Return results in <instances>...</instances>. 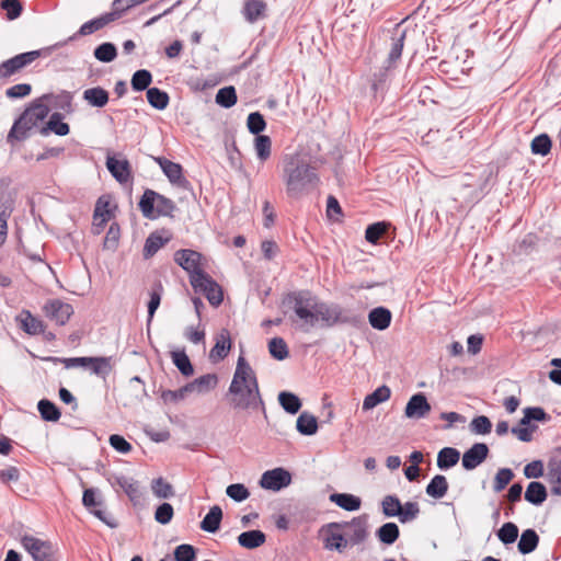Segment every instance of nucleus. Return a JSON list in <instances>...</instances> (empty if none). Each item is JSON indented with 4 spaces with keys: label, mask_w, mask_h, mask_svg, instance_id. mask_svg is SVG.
Segmentation results:
<instances>
[{
    "label": "nucleus",
    "mask_w": 561,
    "mask_h": 561,
    "mask_svg": "<svg viewBox=\"0 0 561 561\" xmlns=\"http://www.w3.org/2000/svg\"><path fill=\"white\" fill-rule=\"evenodd\" d=\"M230 405L240 410H264L256 376L243 356L237 362L232 381L228 388Z\"/></svg>",
    "instance_id": "nucleus-1"
},
{
    "label": "nucleus",
    "mask_w": 561,
    "mask_h": 561,
    "mask_svg": "<svg viewBox=\"0 0 561 561\" xmlns=\"http://www.w3.org/2000/svg\"><path fill=\"white\" fill-rule=\"evenodd\" d=\"M286 194L300 198L318 187L320 178L307 159L300 154H286L282 160V175Z\"/></svg>",
    "instance_id": "nucleus-2"
},
{
    "label": "nucleus",
    "mask_w": 561,
    "mask_h": 561,
    "mask_svg": "<svg viewBox=\"0 0 561 561\" xmlns=\"http://www.w3.org/2000/svg\"><path fill=\"white\" fill-rule=\"evenodd\" d=\"M316 308L317 296L309 290L290 291L282 300L284 317L302 332H309L317 327Z\"/></svg>",
    "instance_id": "nucleus-3"
},
{
    "label": "nucleus",
    "mask_w": 561,
    "mask_h": 561,
    "mask_svg": "<svg viewBox=\"0 0 561 561\" xmlns=\"http://www.w3.org/2000/svg\"><path fill=\"white\" fill-rule=\"evenodd\" d=\"M49 113L47 104L42 102H34L27 107L21 116L14 122L9 135L8 140H24L28 137V131L36 127L37 124L44 121Z\"/></svg>",
    "instance_id": "nucleus-4"
},
{
    "label": "nucleus",
    "mask_w": 561,
    "mask_h": 561,
    "mask_svg": "<svg viewBox=\"0 0 561 561\" xmlns=\"http://www.w3.org/2000/svg\"><path fill=\"white\" fill-rule=\"evenodd\" d=\"M317 325L320 323L322 328H332L336 324L357 325L360 322L359 317L344 310L339 305H329L319 301L317 298L316 313Z\"/></svg>",
    "instance_id": "nucleus-5"
},
{
    "label": "nucleus",
    "mask_w": 561,
    "mask_h": 561,
    "mask_svg": "<svg viewBox=\"0 0 561 561\" xmlns=\"http://www.w3.org/2000/svg\"><path fill=\"white\" fill-rule=\"evenodd\" d=\"M138 205L144 217L148 219H154L159 216L172 217L176 209L172 199L149 188L144 192Z\"/></svg>",
    "instance_id": "nucleus-6"
},
{
    "label": "nucleus",
    "mask_w": 561,
    "mask_h": 561,
    "mask_svg": "<svg viewBox=\"0 0 561 561\" xmlns=\"http://www.w3.org/2000/svg\"><path fill=\"white\" fill-rule=\"evenodd\" d=\"M492 172L483 171L478 178L472 174L462 176L460 194L467 202H477L488 192Z\"/></svg>",
    "instance_id": "nucleus-7"
},
{
    "label": "nucleus",
    "mask_w": 561,
    "mask_h": 561,
    "mask_svg": "<svg viewBox=\"0 0 561 561\" xmlns=\"http://www.w3.org/2000/svg\"><path fill=\"white\" fill-rule=\"evenodd\" d=\"M367 518L365 516L354 517L347 523H330L329 529L343 530L347 540V546H356L362 543L367 538Z\"/></svg>",
    "instance_id": "nucleus-8"
},
{
    "label": "nucleus",
    "mask_w": 561,
    "mask_h": 561,
    "mask_svg": "<svg viewBox=\"0 0 561 561\" xmlns=\"http://www.w3.org/2000/svg\"><path fill=\"white\" fill-rule=\"evenodd\" d=\"M41 56L39 50H31L15 55L0 64V83L9 81L11 77L30 66Z\"/></svg>",
    "instance_id": "nucleus-9"
},
{
    "label": "nucleus",
    "mask_w": 561,
    "mask_h": 561,
    "mask_svg": "<svg viewBox=\"0 0 561 561\" xmlns=\"http://www.w3.org/2000/svg\"><path fill=\"white\" fill-rule=\"evenodd\" d=\"M202 257L199 252L191 249H181L174 253V261L187 272L191 285L197 283L199 275L207 274L201 267Z\"/></svg>",
    "instance_id": "nucleus-10"
},
{
    "label": "nucleus",
    "mask_w": 561,
    "mask_h": 561,
    "mask_svg": "<svg viewBox=\"0 0 561 561\" xmlns=\"http://www.w3.org/2000/svg\"><path fill=\"white\" fill-rule=\"evenodd\" d=\"M21 543L35 561H56L48 541L25 535L21 538Z\"/></svg>",
    "instance_id": "nucleus-11"
},
{
    "label": "nucleus",
    "mask_w": 561,
    "mask_h": 561,
    "mask_svg": "<svg viewBox=\"0 0 561 561\" xmlns=\"http://www.w3.org/2000/svg\"><path fill=\"white\" fill-rule=\"evenodd\" d=\"M196 293H202L214 307H218L224 300L221 287L208 275H199L197 283L192 285Z\"/></svg>",
    "instance_id": "nucleus-12"
},
{
    "label": "nucleus",
    "mask_w": 561,
    "mask_h": 561,
    "mask_svg": "<svg viewBox=\"0 0 561 561\" xmlns=\"http://www.w3.org/2000/svg\"><path fill=\"white\" fill-rule=\"evenodd\" d=\"M291 482V474L284 468L265 471L260 479V485L265 490L280 491Z\"/></svg>",
    "instance_id": "nucleus-13"
},
{
    "label": "nucleus",
    "mask_w": 561,
    "mask_h": 561,
    "mask_svg": "<svg viewBox=\"0 0 561 561\" xmlns=\"http://www.w3.org/2000/svg\"><path fill=\"white\" fill-rule=\"evenodd\" d=\"M154 161L159 164L164 175L173 185L183 190L191 188L190 181L183 175V168L181 164L170 161L164 157H157L154 158Z\"/></svg>",
    "instance_id": "nucleus-14"
},
{
    "label": "nucleus",
    "mask_w": 561,
    "mask_h": 561,
    "mask_svg": "<svg viewBox=\"0 0 561 561\" xmlns=\"http://www.w3.org/2000/svg\"><path fill=\"white\" fill-rule=\"evenodd\" d=\"M44 312L47 318L58 325H65L73 314V308L70 304L59 299L48 300L44 306Z\"/></svg>",
    "instance_id": "nucleus-15"
},
{
    "label": "nucleus",
    "mask_w": 561,
    "mask_h": 561,
    "mask_svg": "<svg viewBox=\"0 0 561 561\" xmlns=\"http://www.w3.org/2000/svg\"><path fill=\"white\" fill-rule=\"evenodd\" d=\"M489 447L484 443H476L466 450L461 458V465L466 470H473L489 456Z\"/></svg>",
    "instance_id": "nucleus-16"
},
{
    "label": "nucleus",
    "mask_w": 561,
    "mask_h": 561,
    "mask_svg": "<svg viewBox=\"0 0 561 561\" xmlns=\"http://www.w3.org/2000/svg\"><path fill=\"white\" fill-rule=\"evenodd\" d=\"M107 481L113 488L122 489L130 501L135 503L139 501L141 496L139 483L134 478L124 474H111L107 477Z\"/></svg>",
    "instance_id": "nucleus-17"
},
{
    "label": "nucleus",
    "mask_w": 561,
    "mask_h": 561,
    "mask_svg": "<svg viewBox=\"0 0 561 561\" xmlns=\"http://www.w3.org/2000/svg\"><path fill=\"white\" fill-rule=\"evenodd\" d=\"M431 410V404L428 403L425 394L419 392L409 399L404 409V414L409 419L420 420L424 419Z\"/></svg>",
    "instance_id": "nucleus-18"
},
{
    "label": "nucleus",
    "mask_w": 561,
    "mask_h": 561,
    "mask_svg": "<svg viewBox=\"0 0 561 561\" xmlns=\"http://www.w3.org/2000/svg\"><path fill=\"white\" fill-rule=\"evenodd\" d=\"M232 346L230 332L228 329H221L215 336V345L209 352V359L218 363L227 357Z\"/></svg>",
    "instance_id": "nucleus-19"
},
{
    "label": "nucleus",
    "mask_w": 561,
    "mask_h": 561,
    "mask_svg": "<svg viewBox=\"0 0 561 561\" xmlns=\"http://www.w3.org/2000/svg\"><path fill=\"white\" fill-rule=\"evenodd\" d=\"M116 13H112V11L104 13L95 19H92L85 23H83L79 31L69 37V41L77 38V36H87L93 34L94 32L103 28L107 24L116 21Z\"/></svg>",
    "instance_id": "nucleus-20"
},
{
    "label": "nucleus",
    "mask_w": 561,
    "mask_h": 561,
    "mask_svg": "<svg viewBox=\"0 0 561 561\" xmlns=\"http://www.w3.org/2000/svg\"><path fill=\"white\" fill-rule=\"evenodd\" d=\"M15 321L21 330L30 335H37L44 332L45 324L42 320L34 317L28 310H22Z\"/></svg>",
    "instance_id": "nucleus-21"
},
{
    "label": "nucleus",
    "mask_w": 561,
    "mask_h": 561,
    "mask_svg": "<svg viewBox=\"0 0 561 561\" xmlns=\"http://www.w3.org/2000/svg\"><path fill=\"white\" fill-rule=\"evenodd\" d=\"M407 31L400 27L398 24L391 35V47L388 55V68L392 67L401 57L404 47Z\"/></svg>",
    "instance_id": "nucleus-22"
},
{
    "label": "nucleus",
    "mask_w": 561,
    "mask_h": 561,
    "mask_svg": "<svg viewBox=\"0 0 561 561\" xmlns=\"http://www.w3.org/2000/svg\"><path fill=\"white\" fill-rule=\"evenodd\" d=\"M106 167L113 178L119 183H126L129 180L130 169L127 160H118L114 157H107Z\"/></svg>",
    "instance_id": "nucleus-23"
},
{
    "label": "nucleus",
    "mask_w": 561,
    "mask_h": 561,
    "mask_svg": "<svg viewBox=\"0 0 561 561\" xmlns=\"http://www.w3.org/2000/svg\"><path fill=\"white\" fill-rule=\"evenodd\" d=\"M391 311L386 307H376L368 313L369 324L379 331L388 329L391 323Z\"/></svg>",
    "instance_id": "nucleus-24"
},
{
    "label": "nucleus",
    "mask_w": 561,
    "mask_h": 561,
    "mask_svg": "<svg viewBox=\"0 0 561 561\" xmlns=\"http://www.w3.org/2000/svg\"><path fill=\"white\" fill-rule=\"evenodd\" d=\"M266 9L267 5L263 0H247L242 13L249 23H255L265 18Z\"/></svg>",
    "instance_id": "nucleus-25"
},
{
    "label": "nucleus",
    "mask_w": 561,
    "mask_h": 561,
    "mask_svg": "<svg viewBox=\"0 0 561 561\" xmlns=\"http://www.w3.org/2000/svg\"><path fill=\"white\" fill-rule=\"evenodd\" d=\"M266 541V536L262 530L252 529L243 531L238 536V543L245 549H255Z\"/></svg>",
    "instance_id": "nucleus-26"
},
{
    "label": "nucleus",
    "mask_w": 561,
    "mask_h": 561,
    "mask_svg": "<svg viewBox=\"0 0 561 561\" xmlns=\"http://www.w3.org/2000/svg\"><path fill=\"white\" fill-rule=\"evenodd\" d=\"M61 119L62 117L59 113L51 114L47 124L39 129V134L43 136H47L50 131H53L58 136L68 135L70 131V127L67 123H64Z\"/></svg>",
    "instance_id": "nucleus-27"
},
{
    "label": "nucleus",
    "mask_w": 561,
    "mask_h": 561,
    "mask_svg": "<svg viewBox=\"0 0 561 561\" xmlns=\"http://www.w3.org/2000/svg\"><path fill=\"white\" fill-rule=\"evenodd\" d=\"M217 382L218 378L216 374H206L186 383L185 390H191V392L196 391L198 393H205L214 389L217 386Z\"/></svg>",
    "instance_id": "nucleus-28"
},
{
    "label": "nucleus",
    "mask_w": 561,
    "mask_h": 561,
    "mask_svg": "<svg viewBox=\"0 0 561 561\" xmlns=\"http://www.w3.org/2000/svg\"><path fill=\"white\" fill-rule=\"evenodd\" d=\"M391 396V390L388 386L382 385L378 387L375 391L367 394L363 401V410L368 411L377 407L378 404L386 402L389 400Z\"/></svg>",
    "instance_id": "nucleus-29"
},
{
    "label": "nucleus",
    "mask_w": 561,
    "mask_h": 561,
    "mask_svg": "<svg viewBox=\"0 0 561 561\" xmlns=\"http://www.w3.org/2000/svg\"><path fill=\"white\" fill-rule=\"evenodd\" d=\"M547 489L541 482L533 481L527 485L525 500L528 503L539 506L547 500Z\"/></svg>",
    "instance_id": "nucleus-30"
},
{
    "label": "nucleus",
    "mask_w": 561,
    "mask_h": 561,
    "mask_svg": "<svg viewBox=\"0 0 561 561\" xmlns=\"http://www.w3.org/2000/svg\"><path fill=\"white\" fill-rule=\"evenodd\" d=\"M330 501L348 512L359 510L362 504V501L358 496L350 493H332L330 495Z\"/></svg>",
    "instance_id": "nucleus-31"
},
{
    "label": "nucleus",
    "mask_w": 561,
    "mask_h": 561,
    "mask_svg": "<svg viewBox=\"0 0 561 561\" xmlns=\"http://www.w3.org/2000/svg\"><path fill=\"white\" fill-rule=\"evenodd\" d=\"M222 519V511L218 505L210 507L209 512L201 522V528L204 531L214 534L218 531Z\"/></svg>",
    "instance_id": "nucleus-32"
},
{
    "label": "nucleus",
    "mask_w": 561,
    "mask_h": 561,
    "mask_svg": "<svg viewBox=\"0 0 561 561\" xmlns=\"http://www.w3.org/2000/svg\"><path fill=\"white\" fill-rule=\"evenodd\" d=\"M538 543V534L534 529L528 528L522 533L517 548L522 554H528L537 549Z\"/></svg>",
    "instance_id": "nucleus-33"
},
{
    "label": "nucleus",
    "mask_w": 561,
    "mask_h": 561,
    "mask_svg": "<svg viewBox=\"0 0 561 561\" xmlns=\"http://www.w3.org/2000/svg\"><path fill=\"white\" fill-rule=\"evenodd\" d=\"M328 529V535L325 536L323 543L324 548L328 550H336L342 552L347 547V540L344 536L343 530L336 529Z\"/></svg>",
    "instance_id": "nucleus-34"
},
{
    "label": "nucleus",
    "mask_w": 561,
    "mask_h": 561,
    "mask_svg": "<svg viewBox=\"0 0 561 561\" xmlns=\"http://www.w3.org/2000/svg\"><path fill=\"white\" fill-rule=\"evenodd\" d=\"M447 491L448 482L446 477L442 474L434 476L425 489L426 494L436 500L444 497Z\"/></svg>",
    "instance_id": "nucleus-35"
},
{
    "label": "nucleus",
    "mask_w": 561,
    "mask_h": 561,
    "mask_svg": "<svg viewBox=\"0 0 561 561\" xmlns=\"http://www.w3.org/2000/svg\"><path fill=\"white\" fill-rule=\"evenodd\" d=\"M460 459V453L454 447H444L437 455V467L440 470H447L457 465Z\"/></svg>",
    "instance_id": "nucleus-36"
},
{
    "label": "nucleus",
    "mask_w": 561,
    "mask_h": 561,
    "mask_svg": "<svg viewBox=\"0 0 561 561\" xmlns=\"http://www.w3.org/2000/svg\"><path fill=\"white\" fill-rule=\"evenodd\" d=\"M296 428L301 435H314L318 431V420L309 412H302L297 419Z\"/></svg>",
    "instance_id": "nucleus-37"
},
{
    "label": "nucleus",
    "mask_w": 561,
    "mask_h": 561,
    "mask_svg": "<svg viewBox=\"0 0 561 561\" xmlns=\"http://www.w3.org/2000/svg\"><path fill=\"white\" fill-rule=\"evenodd\" d=\"M400 536V529L396 523L389 522L380 526L376 531L378 540L385 545H392Z\"/></svg>",
    "instance_id": "nucleus-38"
},
{
    "label": "nucleus",
    "mask_w": 561,
    "mask_h": 561,
    "mask_svg": "<svg viewBox=\"0 0 561 561\" xmlns=\"http://www.w3.org/2000/svg\"><path fill=\"white\" fill-rule=\"evenodd\" d=\"M83 99L92 106L103 107L108 102V92L101 87L90 88L84 90Z\"/></svg>",
    "instance_id": "nucleus-39"
},
{
    "label": "nucleus",
    "mask_w": 561,
    "mask_h": 561,
    "mask_svg": "<svg viewBox=\"0 0 561 561\" xmlns=\"http://www.w3.org/2000/svg\"><path fill=\"white\" fill-rule=\"evenodd\" d=\"M169 240L170 237L164 238L158 232L150 233L144 245V257L149 259L153 256Z\"/></svg>",
    "instance_id": "nucleus-40"
},
{
    "label": "nucleus",
    "mask_w": 561,
    "mask_h": 561,
    "mask_svg": "<svg viewBox=\"0 0 561 561\" xmlns=\"http://www.w3.org/2000/svg\"><path fill=\"white\" fill-rule=\"evenodd\" d=\"M548 479L551 483V492L561 495V459H552L548 463Z\"/></svg>",
    "instance_id": "nucleus-41"
},
{
    "label": "nucleus",
    "mask_w": 561,
    "mask_h": 561,
    "mask_svg": "<svg viewBox=\"0 0 561 561\" xmlns=\"http://www.w3.org/2000/svg\"><path fill=\"white\" fill-rule=\"evenodd\" d=\"M171 358L175 367L183 376L190 377L194 374L193 365L187 354L185 353V350L172 351Z\"/></svg>",
    "instance_id": "nucleus-42"
},
{
    "label": "nucleus",
    "mask_w": 561,
    "mask_h": 561,
    "mask_svg": "<svg viewBox=\"0 0 561 561\" xmlns=\"http://www.w3.org/2000/svg\"><path fill=\"white\" fill-rule=\"evenodd\" d=\"M41 100L46 101L51 106L62 110V111L71 110L72 96H71L70 92H67V91H62L59 94H54V93L44 94Z\"/></svg>",
    "instance_id": "nucleus-43"
},
{
    "label": "nucleus",
    "mask_w": 561,
    "mask_h": 561,
    "mask_svg": "<svg viewBox=\"0 0 561 561\" xmlns=\"http://www.w3.org/2000/svg\"><path fill=\"white\" fill-rule=\"evenodd\" d=\"M38 412L44 421L57 422L60 419L58 407L50 400L42 399L37 403Z\"/></svg>",
    "instance_id": "nucleus-44"
},
{
    "label": "nucleus",
    "mask_w": 561,
    "mask_h": 561,
    "mask_svg": "<svg viewBox=\"0 0 561 561\" xmlns=\"http://www.w3.org/2000/svg\"><path fill=\"white\" fill-rule=\"evenodd\" d=\"M280 407L289 414H296L301 408V401L298 396L289 391H282L278 394Z\"/></svg>",
    "instance_id": "nucleus-45"
},
{
    "label": "nucleus",
    "mask_w": 561,
    "mask_h": 561,
    "mask_svg": "<svg viewBox=\"0 0 561 561\" xmlns=\"http://www.w3.org/2000/svg\"><path fill=\"white\" fill-rule=\"evenodd\" d=\"M147 100L153 108L159 111L164 110L170 101L168 93L156 87L147 90Z\"/></svg>",
    "instance_id": "nucleus-46"
},
{
    "label": "nucleus",
    "mask_w": 561,
    "mask_h": 561,
    "mask_svg": "<svg viewBox=\"0 0 561 561\" xmlns=\"http://www.w3.org/2000/svg\"><path fill=\"white\" fill-rule=\"evenodd\" d=\"M94 57L101 62H111L117 57V48L113 43L105 42L95 47Z\"/></svg>",
    "instance_id": "nucleus-47"
},
{
    "label": "nucleus",
    "mask_w": 561,
    "mask_h": 561,
    "mask_svg": "<svg viewBox=\"0 0 561 561\" xmlns=\"http://www.w3.org/2000/svg\"><path fill=\"white\" fill-rule=\"evenodd\" d=\"M151 491L158 499H171L174 496L172 484L161 477L151 481Z\"/></svg>",
    "instance_id": "nucleus-48"
},
{
    "label": "nucleus",
    "mask_w": 561,
    "mask_h": 561,
    "mask_svg": "<svg viewBox=\"0 0 561 561\" xmlns=\"http://www.w3.org/2000/svg\"><path fill=\"white\" fill-rule=\"evenodd\" d=\"M151 82L152 75L147 69L137 70L136 72H134L130 80L131 88L135 91L148 90L150 88L149 85L151 84Z\"/></svg>",
    "instance_id": "nucleus-49"
},
{
    "label": "nucleus",
    "mask_w": 561,
    "mask_h": 561,
    "mask_svg": "<svg viewBox=\"0 0 561 561\" xmlns=\"http://www.w3.org/2000/svg\"><path fill=\"white\" fill-rule=\"evenodd\" d=\"M111 357H91L90 365L92 373L99 377L106 378L112 371Z\"/></svg>",
    "instance_id": "nucleus-50"
},
{
    "label": "nucleus",
    "mask_w": 561,
    "mask_h": 561,
    "mask_svg": "<svg viewBox=\"0 0 561 561\" xmlns=\"http://www.w3.org/2000/svg\"><path fill=\"white\" fill-rule=\"evenodd\" d=\"M216 103L225 108H230L237 103V92L234 87L229 85L218 90L216 94Z\"/></svg>",
    "instance_id": "nucleus-51"
},
{
    "label": "nucleus",
    "mask_w": 561,
    "mask_h": 561,
    "mask_svg": "<svg viewBox=\"0 0 561 561\" xmlns=\"http://www.w3.org/2000/svg\"><path fill=\"white\" fill-rule=\"evenodd\" d=\"M163 294V286L160 280H157L150 291V299L148 302V322H150L160 306L161 297Z\"/></svg>",
    "instance_id": "nucleus-52"
},
{
    "label": "nucleus",
    "mask_w": 561,
    "mask_h": 561,
    "mask_svg": "<svg viewBox=\"0 0 561 561\" xmlns=\"http://www.w3.org/2000/svg\"><path fill=\"white\" fill-rule=\"evenodd\" d=\"M551 147L552 141L547 134L536 136L530 144L531 152L540 156H547L551 151Z\"/></svg>",
    "instance_id": "nucleus-53"
},
{
    "label": "nucleus",
    "mask_w": 561,
    "mask_h": 561,
    "mask_svg": "<svg viewBox=\"0 0 561 561\" xmlns=\"http://www.w3.org/2000/svg\"><path fill=\"white\" fill-rule=\"evenodd\" d=\"M420 505L417 502H405L402 504L398 519L402 524L415 520L420 515Z\"/></svg>",
    "instance_id": "nucleus-54"
},
{
    "label": "nucleus",
    "mask_w": 561,
    "mask_h": 561,
    "mask_svg": "<svg viewBox=\"0 0 561 561\" xmlns=\"http://www.w3.org/2000/svg\"><path fill=\"white\" fill-rule=\"evenodd\" d=\"M550 416L542 408L529 407L524 410V416L519 421L520 425H528L531 421L547 422Z\"/></svg>",
    "instance_id": "nucleus-55"
},
{
    "label": "nucleus",
    "mask_w": 561,
    "mask_h": 561,
    "mask_svg": "<svg viewBox=\"0 0 561 561\" xmlns=\"http://www.w3.org/2000/svg\"><path fill=\"white\" fill-rule=\"evenodd\" d=\"M254 148L257 158L261 161H266L271 156L272 140L266 135H259L254 140Z\"/></svg>",
    "instance_id": "nucleus-56"
},
{
    "label": "nucleus",
    "mask_w": 561,
    "mask_h": 561,
    "mask_svg": "<svg viewBox=\"0 0 561 561\" xmlns=\"http://www.w3.org/2000/svg\"><path fill=\"white\" fill-rule=\"evenodd\" d=\"M388 224L378 221L369 225L365 231V239L373 244H376L380 238L387 232Z\"/></svg>",
    "instance_id": "nucleus-57"
},
{
    "label": "nucleus",
    "mask_w": 561,
    "mask_h": 561,
    "mask_svg": "<svg viewBox=\"0 0 561 561\" xmlns=\"http://www.w3.org/2000/svg\"><path fill=\"white\" fill-rule=\"evenodd\" d=\"M382 513L387 517H398L402 504L397 495H386L381 502Z\"/></svg>",
    "instance_id": "nucleus-58"
},
{
    "label": "nucleus",
    "mask_w": 561,
    "mask_h": 561,
    "mask_svg": "<svg viewBox=\"0 0 561 561\" xmlns=\"http://www.w3.org/2000/svg\"><path fill=\"white\" fill-rule=\"evenodd\" d=\"M497 537L504 545H511L518 537V527L514 523L507 522L499 529Z\"/></svg>",
    "instance_id": "nucleus-59"
},
{
    "label": "nucleus",
    "mask_w": 561,
    "mask_h": 561,
    "mask_svg": "<svg viewBox=\"0 0 561 561\" xmlns=\"http://www.w3.org/2000/svg\"><path fill=\"white\" fill-rule=\"evenodd\" d=\"M268 351L277 360H283L288 357V347L282 337H273L268 343Z\"/></svg>",
    "instance_id": "nucleus-60"
},
{
    "label": "nucleus",
    "mask_w": 561,
    "mask_h": 561,
    "mask_svg": "<svg viewBox=\"0 0 561 561\" xmlns=\"http://www.w3.org/2000/svg\"><path fill=\"white\" fill-rule=\"evenodd\" d=\"M469 428L473 434L486 435L492 430V423L488 416L479 415L472 419V421L469 424Z\"/></svg>",
    "instance_id": "nucleus-61"
},
{
    "label": "nucleus",
    "mask_w": 561,
    "mask_h": 561,
    "mask_svg": "<svg viewBox=\"0 0 561 561\" xmlns=\"http://www.w3.org/2000/svg\"><path fill=\"white\" fill-rule=\"evenodd\" d=\"M247 127L253 135L259 136L266 127L264 116L260 112H252L247 118Z\"/></svg>",
    "instance_id": "nucleus-62"
},
{
    "label": "nucleus",
    "mask_w": 561,
    "mask_h": 561,
    "mask_svg": "<svg viewBox=\"0 0 561 561\" xmlns=\"http://www.w3.org/2000/svg\"><path fill=\"white\" fill-rule=\"evenodd\" d=\"M0 8L5 11L7 19L10 21L18 19L23 11L21 0H1Z\"/></svg>",
    "instance_id": "nucleus-63"
},
{
    "label": "nucleus",
    "mask_w": 561,
    "mask_h": 561,
    "mask_svg": "<svg viewBox=\"0 0 561 561\" xmlns=\"http://www.w3.org/2000/svg\"><path fill=\"white\" fill-rule=\"evenodd\" d=\"M175 561H195L196 549L188 543H182L174 549Z\"/></svg>",
    "instance_id": "nucleus-64"
}]
</instances>
